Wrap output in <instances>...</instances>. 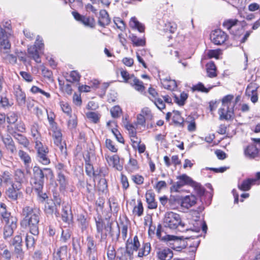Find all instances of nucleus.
Instances as JSON below:
<instances>
[{
	"label": "nucleus",
	"mask_w": 260,
	"mask_h": 260,
	"mask_svg": "<svg viewBox=\"0 0 260 260\" xmlns=\"http://www.w3.org/2000/svg\"><path fill=\"white\" fill-rule=\"evenodd\" d=\"M35 149L37 152V160L40 164L43 165H48L50 164L48 146L44 145L42 141H40L35 143Z\"/></svg>",
	"instance_id": "6"
},
{
	"label": "nucleus",
	"mask_w": 260,
	"mask_h": 260,
	"mask_svg": "<svg viewBox=\"0 0 260 260\" xmlns=\"http://www.w3.org/2000/svg\"><path fill=\"white\" fill-rule=\"evenodd\" d=\"M96 234L95 237L99 238V241L102 242L107 240L108 234V227L109 226L110 229H112V224L107 226L105 224L104 219L101 216L95 219Z\"/></svg>",
	"instance_id": "8"
},
{
	"label": "nucleus",
	"mask_w": 260,
	"mask_h": 260,
	"mask_svg": "<svg viewBox=\"0 0 260 260\" xmlns=\"http://www.w3.org/2000/svg\"><path fill=\"white\" fill-rule=\"evenodd\" d=\"M14 94L17 102L19 104H24L26 100V95L20 86H18L15 89Z\"/></svg>",
	"instance_id": "53"
},
{
	"label": "nucleus",
	"mask_w": 260,
	"mask_h": 260,
	"mask_svg": "<svg viewBox=\"0 0 260 260\" xmlns=\"http://www.w3.org/2000/svg\"><path fill=\"white\" fill-rule=\"evenodd\" d=\"M215 86H210L206 87L202 82H198L197 84L192 85L190 89L192 92L198 91L203 93H208L210 90Z\"/></svg>",
	"instance_id": "46"
},
{
	"label": "nucleus",
	"mask_w": 260,
	"mask_h": 260,
	"mask_svg": "<svg viewBox=\"0 0 260 260\" xmlns=\"http://www.w3.org/2000/svg\"><path fill=\"white\" fill-rule=\"evenodd\" d=\"M190 186L193 188L198 196L202 197L204 194L205 189L200 183L193 180Z\"/></svg>",
	"instance_id": "59"
},
{
	"label": "nucleus",
	"mask_w": 260,
	"mask_h": 260,
	"mask_svg": "<svg viewBox=\"0 0 260 260\" xmlns=\"http://www.w3.org/2000/svg\"><path fill=\"white\" fill-rule=\"evenodd\" d=\"M234 99L233 95L228 94L221 100V106L218 112L220 120H231L234 118V108L236 103L233 102Z\"/></svg>",
	"instance_id": "4"
},
{
	"label": "nucleus",
	"mask_w": 260,
	"mask_h": 260,
	"mask_svg": "<svg viewBox=\"0 0 260 260\" xmlns=\"http://www.w3.org/2000/svg\"><path fill=\"white\" fill-rule=\"evenodd\" d=\"M259 149L253 144H249L244 149L245 157L250 159L259 157Z\"/></svg>",
	"instance_id": "23"
},
{
	"label": "nucleus",
	"mask_w": 260,
	"mask_h": 260,
	"mask_svg": "<svg viewBox=\"0 0 260 260\" xmlns=\"http://www.w3.org/2000/svg\"><path fill=\"white\" fill-rule=\"evenodd\" d=\"M222 26L234 36H240L244 30L242 22L236 18L225 19Z\"/></svg>",
	"instance_id": "7"
},
{
	"label": "nucleus",
	"mask_w": 260,
	"mask_h": 260,
	"mask_svg": "<svg viewBox=\"0 0 260 260\" xmlns=\"http://www.w3.org/2000/svg\"><path fill=\"white\" fill-rule=\"evenodd\" d=\"M196 198L193 195H188L181 199V206L182 207L189 209L196 204Z\"/></svg>",
	"instance_id": "35"
},
{
	"label": "nucleus",
	"mask_w": 260,
	"mask_h": 260,
	"mask_svg": "<svg viewBox=\"0 0 260 260\" xmlns=\"http://www.w3.org/2000/svg\"><path fill=\"white\" fill-rule=\"evenodd\" d=\"M145 199L148 209L151 210L157 209V202L155 199V194L152 190L150 189L146 191Z\"/></svg>",
	"instance_id": "26"
},
{
	"label": "nucleus",
	"mask_w": 260,
	"mask_h": 260,
	"mask_svg": "<svg viewBox=\"0 0 260 260\" xmlns=\"http://www.w3.org/2000/svg\"><path fill=\"white\" fill-rule=\"evenodd\" d=\"M33 176L31 178L32 180H43L45 176L47 177V175H44L43 171L48 173V175L51 178L54 177V173L51 168H45L43 169L40 168L39 166H35L33 168Z\"/></svg>",
	"instance_id": "19"
},
{
	"label": "nucleus",
	"mask_w": 260,
	"mask_h": 260,
	"mask_svg": "<svg viewBox=\"0 0 260 260\" xmlns=\"http://www.w3.org/2000/svg\"><path fill=\"white\" fill-rule=\"evenodd\" d=\"M23 217L20 221V225L24 228H28L29 232L35 236L39 233V223L41 211L39 208L29 206H24L21 212Z\"/></svg>",
	"instance_id": "1"
},
{
	"label": "nucleus",
	"mask_w": 260,
	"mask_h": 260,
	"mask_svg": "<svg viewBox=\"0 0 260 260\" xmlns=\"http://www.w3.org/2000/svg\"><path fill=\"white\" fill-rule=\"evenodd\" d=\"M140 168V165L137 159L130 156L125 166V169L127 172L129 174L133 173L138 171Z\"/></svg>",
	"instance_id": "32"
},
{
	"label": "nucleus",
	"mask_w": 260,
	"mask_h": 260,
	"mask_svg": "<svg viewBox=\"0 0 260 260\" xmlns=\"http://www.w3.org/2000/svg\"><path fill=\"white\" fill-rule=\"evenodd\" d=\"M161 73L160 71H158V76L162 86L167 90H175L177 87L176 80L171 79L170 77L164 78L163 74Z\"/></svg>",
	"instance_id": "22"
},
{
	"label": "nucleus",
	"mask_w": 260,
	"mask_h": 260,
	"mask_svg": "<svg viewBox=\"0 0 260 260\" xmlns=\"http://www.w3.org/2000/svg\"><path fill=\"white\" fill-rule=\"evenodd\" d=\"M131 178L133 182L136 185L141 186L144 183L145 178L144 176L139 174L132 175Z\"/></svg>",
	"instance_id": "62"
},
{
	"label": "nucleus",
	"mask_w": 260,
	"mask_h": 260,
	"mask_svg": "<svg viewBox=\"0 0 260 260\" xmlns=\"http://www.w3.org/2000/svg\"><path fill=\"white\" fill-rule=\"evenodd\" d=\"M129 205L133 206L132 214L134 217H141L144 214L143 204L140 199L137 202L135 199L131 200Z\"/></svg>",
	"instance_id": "21"
},
{
	"label": "nucleus",
	"mask_w": 260,
	"mask_h": 260,
	"mask_svg": "<svg viewBox=\"0 0 260 260\" xmlns=\"http://www.w3.org/2000/svg\"><path fill=\"white\" fill-rule=\"evenodd\" d=\"M187 124V130L189 132L196 131L197 124L196 119L192 116H188L184 121V125Z\"/></svg>",
	"instance_id": "50"
},
{
	"label": "nucleus",
	"mask_w": 260,
	"mask_h": 260,
	"mask_svg": "<svg viewBox=\"0 0 260 260\" xmlns=\"http://www.w3.org/2000/svg\"><path fill=\"white\" fill-rule=\"evenodd\" d=\"M110 22L111 18L108 12L104 9L101 10L99 12V16L98 17V24L102 27H105Z\"/></svg>",
	"instance_id": "30"
},
{
	"label": "nucleus",
	"mask_w": 260,
	"mask_h": 260,
	"mask_svg": "<svg viewBox=\"0 0 260 260\" xmlns=\"http://www.w3.org/2000/svg\"><path fill=\"white\" fill-rule=\"evenodd\" d=\"M45 212L49 214H52L54 212L56 217L59 216V213L56 210V205L53 202L50 204L49 202H47L45 205Z\"/></svg>",
	"instance_id": "58"
},
{
	"label": "nucleus",
	"mask_w": 260,
	"mask_h": 260,
	"mask_svg": "<svg viewBox=\"0 0 260 260\" xmlns=\"http://www.w3.org/2000/svg\"><path fill=\"white\" fill-rule=\"evenodd\" d=\"M85 173L89 177L95 176V174L92 165L90 163L89 154L84 158Z\"/></svg>",
	"instance_id": "44"
},
{
	"label": "nucleus",
	"mask_w": 260,
	"mask_h": 260,
	"mask_svg": "<svg viewBox=\"0 0 260 260\" xmlns=\"http://www.w3.org/2000/svg\"><path fill=\"white\" fill-rule=\"evenodd\" d=\"M18 155L25 166L28 165L31 162V159L30 156L24 151L19 150L18 151Z\"/></svg>",
	"instance_id": "61"
},
{
	"label": "nucleus",
	"mask_w": 260,
	"mask_h": 260,
	"mask_svg": "<svg viewBox=\"0 0 260 260\" xmlns=\"http://www.w3.org/2000/svg\"><path fill=\"white\" fill-rule=\"evenodd\" d=\"M77 221L78 225L82 231L87 229L89 224V221L87 219V215L86 214H78L77 216Z\"/></svg>",
	"instance_id": "42"
},
{
	"label": "nucleus",
	"mask_w": 260,
	"mask_h": 260,
	"mask_svg": "<svg viewBox=\"0 0 260 260\" xmlns=\"http://www.w3.org/2000/svg\"><path fill=\"white\" fill-rule=\"evenodd\" d=\"M85 245V253L98 252L97 244L92 236L88 235L86 237Z\"/></svg>",
	"instance_id": "33"
},
{
	"label": "nucleus",
	"mask_w": 260,
	"mask_h": 260,
	"mask_svg": "<svg viewBox=\"0 0 260 260\" xmlns=\"http://www.w3.org/2000/svg\"><path fill=\"white\" fill-rule=\"evenodd\" d=\"M131 80H130L129 84L131 85L135 90L141 93L145 92V87L142 81H140L135 76L134 78H132Z\"/></svg>",
	"instance_id": "39"
},
{
	"label": "nucleus",
	"mask_w": 260,
	"mask_h": 260,
	"mask_svg": "<svg viewBox=\"0 0 260 260\" xmlns=\"http://www.w3.org/2000/svg\"><path fill=\"white\" fill-rule=\"evenodd\" d=\"M144 225L145 226H148V236L152 238L155 235V231L156 230V226L153 224L152 218L151 216L147 217L144 219Z\"/></svg>",
	"instance_id": "47"
},
{
	"label": "nucleus",
	"mask_w": 260,
	"mask_h": 260,
	"mask_svg": "<svg viewBox=\"0 0 260 260\" xmlns=\"http://www.w3.org/2000/svg\"><path fill=\"white\" fill-rule=\"evenodd\" d=\"M122 125L127 130L128 137L134 134H137V126L135 123L134 124L131 122L128 115H125V116L122 118Z\"/></svg>",
	"instance_id": "24"
},
{
	"label": "nucleus",
	"mask_w": 260,
	"mask_h": 260,
	"mask_svg": "<svg viewBox=\"0 0 260 260\" xmlns=\"http://www.w3.org/2000/svg\"><path fill=\"white\" fill-rule=\"evenodd\" d=\"M151 250V244L149 242H143L141 247L138 249V256L143 257L147 256Z\"/></svg>",
	"instance_id": "43"
},
{
	"label": "nucleus",
	"mask_w": 260,
	"mask_h": 260,
	"mask_svg": "<svg viewBox=\"0 0 260 260\" xmlns=\"http://www.w3.org/2000/svg\"><path fill=\"white\" fill-rule=\"evenodd\" d=\"M32 188L35 190L38 194H40L42 192L44 185L43 180H32Z\"/></svg>",
	"instance_id": "60"
},
{
	"label": "nucleus",
	"mask_w": 260,
	"mask_h": 260,
	"mask_svg": "<svg viewBox=\"0 0 260 260\" xmlns=\"http://www.w3.org/2000/svg\"><path fill=\"white\" fill-rule=\"evenodd\" d=\"M72 14L74 19L83 24L84 25L90 28H94L95 26V20L93 17L82 15L77 11H73Z\"/></svg>",
	"instance_id": "18"
},
{
	"label": "nucleus",
	"mask_w": 260,
	"mask_h": 260,
	"mask_svg": "<svg viewBox=\"0 0 260 260\" xmlns=\"http://www.w3.org/2000/svg\"><path fill=\"white\" fill-rule=\"evenodd\" d=\"M11 46L7 32L5 28L0 26V52L1 55L10 53Z\"/></svg>",
	"instance_id": "14"
},
{
	"label": "nucleus",
	"mask_w": 260,
	"mask_h": 260,
	"mask_svg": "<svg viewBox=\"0 0 260 260\" xmlns=\"http://www.w3.org/2000/svg\"><path fill=\"white\" fill-rule=\"evenodd\" d=\"M188 97V94L184 91L180 93L179 96L175 94H173L174 103L179 106H183L185 105Z\"/></svg>",
	"instance_id": "51"
},
{
	"label": "nucleus",
	"mask_w": 260,
	"mask_h": 260,
	"mask_svg": "<svg viewBox=\"0 0 260 260\" xmlns=\"http://www.w3.org/2000/svg\"><path fill=\"white\" fill-rule=\"evenodd\" d=\"M141 246L140 242L137 235H135L133 239H127L125 243V253L131 257L134 251H137Z\"/></svg>",
	"instance_id": "16"
},
{
	"label": "nucleus",
	"mask_w": 260,
	"mask_h": 260,
	"mask_svg": "<svg viewBox=\"0 0 260 260\" xmlns=\"http://www.w3.org/2000/svg\"><path fill=\"white\" fill-rule=\"evenodd\" d=\"M11 245L14 246V253L17 258L22 259L24 252L22 249V237L21 233L16 235L12 239Z\"/></svg>",
	"instance_id": "13"
},
{
	"label": "nucleus",
	"mask_w": 260,
	"mask_h": 260,
	"mask_svg": "<svg viewBox=\"0 0 260 260\" xmlns=\"http://www.w3.org/2000/svg\"><path fill=\"white\" fill-rule=\"evenodd\" d=\"M129 25L131 28L137 29L140 32H144L145 31V27L144 25L140 23L135 17L131 19Z\"/></svg>",
	"instance_id": "45"
},
{
	"label": "nucleus",
	"mask_w": 260,
	"mask_h": 260,
	"mask_svg": "<svg viewBox=\"0 0 260 260\" xmlns=\"http://www.w3.org/2000/svg\"><path fill=\"white\" fill-rule=\"evenodd\" d=\"M172 120L174 123L180 127H183L184 126V118L182 117L181 113L176 111L173 112Z\"/></svg>",
	"instance_id": "52"
},
{
	"label": "nucleus",
	"mask_w": 260,
	"mask_h": 260,
	"mask_svg": "<svg viewBox=\"0 0 260 260\" xmlns=\"http://www.w3.org/2000/svg\"><path fill=\"white\" fill-rule=\"evenodd\" d=\"M177 179L178 181L171 187L172 191L176 192H179L180 189L185 185H189L190 186L193 181L191 177L185 174L178 176Z\"/></svg>",
	"instance_id": "17"
},
{
	"label": "nucleus",
	"mask_w": 260,
	"mask_h": 260,
	"mask_svg": "<svg viewBox=\"0 0 260 260\" xmlns=\"http://www.w3.org/2000/svg\"><path fill=\"white\" fill-rule=\"evenodd\" d=\"M57 181L60 192L64 193L69 185V181L67 177H66L62 173H57Z\"/></svg>",
	"instance_id": "34"
},
{
	"label": "nucleus",
	"mask_w": 260,
	"mask_h": 260,
	"mask_svg": "<svg viewBox=\"0 0 260 260\" xmlns=\"http://www.w3.org/2000/svg\"><path fill=\"white\" fill-rule=\"evenodd\" d=\"M133 47H144L146 45V40L145 36L138 37L135 34H132L129 36Z\"/></svg>",
	"instance_id": "36"
},
{
	"label": "nucleus",
	"mask_w": 260,
	"mask_h": 260,
	"mask_svg": "<svg viewBox=\"0 0 260 260\" xmlns=\"http://www.w3.org/2000/svg\"><path fill=\"white\" fill-rule=\"evenodd\" d=\"M259 85L255 82H250L246 89V94L250 98L251 101L255 103L258 101L257 89Z\"/></svg>",
	"instance_id": "20"
},
{
	"label": "nucleus",
	"mask_w": 260,
	"mask_h": 260,
	"mask_svg": "<svg viewBox=\"0 0 260 260\" xmlns=\"http://www.w3.org/2000/svg\"><path fill=\"white\" fill-rule=\"evenodd\" d=\"M163 224L165 228L171 230H177L181 232L189 230L199 232L200 230V226L194 229L186 228L185 224L182 222L180 214L173 211H167L165 213L163 218Z\"/></svg>",
	"instance_id": "2"
},
{
	"label": "nucleus",
	"mask_w": 260,
	"mask_h": 260,
	"mask_svg": "<svg viewBox=\"0 0 260 260\" xmlns=\"http://www.w3.org/2000/svg\"><path fill=\"white\" fill-rule=\"evenodd\" d=\"M44 47L43 40L39 37L37 39L35 44L27 49V55L25 52H20L17 54V58L25 65L30 64V60L34 59L36 63H40L41 57L39 54Z\"/></svg>",
	"instance_id": "3"
},
{
	"label": "nucleus",
	"mask_w": 260,
	"mask_h": 260,
	"mask_svg": "<svg viewBox=\"0 0 260 260\" xmlns=\"http://www.w3.org/2000/svg\"><path fill=\"white\" fill-rule=\"evenodd\" d=\"M14 178L15 182L17 183L16 184L22 185V184L27 182V180L24 171L19 169L15 171Z\"/></svg>",
	"instance_id": "38"
},
{
	"label": "nucleus",
	"mask_w": 260,
	"mask_h": 260,
	"mask_svg": "<svg viewBox=\"0 0 260 260\" xmlns=\"http://www.w3.org/2000/svg\"><path fill=\"white\" fill-rule=\"evenodd\" d=\"M105 159L110 166H112L118 171L122 169V166L120 164V157L117 154L111 155L108 154H105Z\"/></svg>",
	"instance_id": "25"
},
{
	"label": "nucleus",
	"mask_w": 260,
	"mask_h": 260,
	"mask_svg": "<svg viewBox=\"0 0 260 260\" xmlns=\"http://www.w3.org/2000/svg\"><path fill=\"white\" fill-rule=\"evenodd\" d=\"M87 118L92 123H98L100 121L101 115L95 112H89L86 114Z\"/></svg>",
	"instance_id": "64"
},
{
	"label": "nucleus",
	"mask_w": 260,
	"mask_h": 260,
	"mask_svg": "<svg viewBox=\"0 0 260 260\" xmlns=\"http://www.w3.org/2000/svg\"><path fill=\"white\" fill-rule=\"evenodd\" d=\"M58 82L59 89L62 93L68 95H71L72 94L73 89L71 83H65L63 80L60 79H58Z\"/></svg>",
	"instance_id": "37"
},
{
	"label": "nucleus",
	"mask_w": 260,
	"mask_h": 260,
	"mask_svg": "<svg viewBox=\"0 0 260 260\" xmlns=\"http://www.w3.org/2000/svg\"><path fill=\"white\" fill-rule=\"evenodd\" d=\"M192 239H187L186 241L184 240L177 241L176 242V243L174 244L173 249L176 251H180L188 246L189 247H192Z\"/></svg>",
	"instance_id": "41"
},
{
	"label": "nucleus",
	"mask_w": 260,
	"mask_h": 260,
	"mask_svg": "<svg viewBox=\"0 0 260 260\" xmlns=\"http://www.w3.org/2000/svg\"><path fill=\"white\" fill-rule=\"evenodd\" d=\"M22 185L16 184L14 182H12L11 185L5 191L7 198L11 201H17L22 196Z\"/></svg>",
	"instance_id": "12"
},
{
	"label": "nucleus",
	"mask_w": 260,
	"mask_h": 260,
	"mask_svg": "<svg viewBox=\"0 0 260 260\" xmlns=\"http://www.w3.org/2000/svg\"><path fill=\"white\" fill-rule=\"evenodd\" d=\"M59 104L62 112L67 115L71 116L72 110L69 104L67 102L61 101L59 102Z\"/></svg>",
	"instance_id": "63"
},
{
	"label": "nucleus",
	"mask_w": 260,
	"mask_h": 260,
	"mask_svg": "<svg viewBox=\"0 0 260 260\" xmlns=\"http://www.w3.org/2000/svg\"><path fill=\"white\" fill-rule=\"evenodd\" d=\"M68 251V246L64 245L54 249L52 254V260H62L67 256Z\"/></svg>",
	"instance_id": "29"
},
{
	"label": "nucleus",
	"mask_w": 260,
	"mask_h": 260,
	"mask_svg": "<svg viewBox=\"0 0 260 260\" xmlns=\"http://www.w3.org/2000/svg\"><path fill=\"white\" fill-rule=\"evenodd\" d=\"M129 224V221L127 218H126L125 221H120L122 238L124 241H125L127 238L128 227ZM119 229H120V227H119Z\"/></svg>",
	"instance_id": "55"
},
{
	"label": "nucleus",
	"mask_w": 260,
	"mask_h": 260,
	"mask_svg": "<svg viewBox=\"0 0 260 260\" xmlns=\"http://www.w3.org/2000/svg\"><path fill=\"white\" fill-rule=\"evenodd\" d=\"M80 184L82 187H84L83 185V181H80ZM85 187L86 188V196L87 200H92L94 197V191L95 187V183L93 182L92 183H91L90 181L86 180Z\"/></svg>",
	"instance_id": "31"
},
{
	"label": "nucleus",
	"mask_w": 260,
	"mask_h": 260,
	"mask_svg": "<svg viewBox=\"0 0 260 260\" xmlns=\"http://www.w3.org/2000/svg\"><path fill=\"white\" fill-rule=\"evenodd\" d=\"M52 132V139L54 145L57 147L60 152L64 155L67 154V146L65 141H62V134L61 129L58 126L50 128Z\"/></svg>",
	"instance_id": "9"
},
{
	"label": "nucleus",
	"mask_w": 260,
	"mask_h": 260,
	"mask_svg": "<svg viewBox=\"0 0 260 260\" xmlns=\"http://www.w3.org/2000/svg\"><path fill=\"white\" fill-rule=\"evenodd\" d=\"M12 174L8 171H5L2 172L0 174V186H2L3 184H8V183H12Z\"/></svg>",
	"instance_id": "49"
},
{
	"label": "nucleus",
	"mask_w": 260,
	"mask_h": 260,
	"mask_svg": "<svg viewBox=\"0 0 260 260\" xmlns=\"http://www.w3.org/2000/svg\"><path fill=\"white\" fill-rule=\"evenodd\" d=\"M255 184V179L248 178L238 183V188L241 191H248L250 189L252 185Z\"/></svg>",
	"instance_id": "40"
},
{
	"label": "nucleus",
	"mask_w": 260,
	"mask_h": 260,
	"mask_svg": "<svg viewBox=\"0 0 260 260\" xmlns=\"http://www.w3.org/2000/svg\"><path fill=\"white\" fill-rule=\"evenodd\" d=\"M30 135L34 143L42 141V137L40 131V126L37 122H33L29 127Z\"/></svg>",
	"instance_id": "28"
},
{
	"label": "nucleus",
	"mask_w": 260,
	"mask_h": 260,
	"mask_svg": "<svg viewBox=\"0 0 260 260\" xmlns=\"http://www.w3.org/2000/svg\"><path fill=\"white\" fill-rule=\"evenodd\" d=\"M211 42L215 45L221 46L226 44L229 36L226 32L221 29H215L210 34Z\"/></svg>",
	"instance_id": "11"
},
{
	"label": "nucleus",
	"mask_w": 260,
	"mask_h": 260,
	"mask_svg": "<svg viewBox=\"0 0 260 260\" xmlns=\"http://www.w3.org/2000/svg\"><path fill=\"white\" fill-rule=\"evenodd\" d=\"M146 96L160 111L166 109V103L173 104L172 99L170 95L168 94L160 95L157 90L152 85H150L148 88Z\"/></svg>",
	"instance_id": "5"
},
{
	"label": "nucleus",
	"mask_w": 260,
	"mask_h": 260,
	"mask_svg": "<svg viewBox=\"0 0 260 260\" xmlns=\"http://www.w3.org/2000/svg\"><path fill=\"white\" fill-rule=\"evenodd\" d=\"M96 188L99 193L107 192L108 191V184L105 178H101L98 182Z\"/></svg>",
	"instance_id": "57"
},
{
	"label": "nucleus",
	"mask_w": 260,
	"mask_h": 260,
	"mask_svg": "<svg viewBox=\"0 0 260 260\" xmlns=\"http://www.w3.org/2000/svg\"><path fill=\"white\" fill-rule=\"evenodd\" d=\"M61 217L63 222L69 223L70 218H72V211L69 207L66 205L62 206Z\"/></svg>",
	"instance_id": "48"
},
{
	"label": "nucleus",
	"mask_w": 260,
	"mask_h": 260,
	"mask_svg": "<svg viewBox=\"0 0 260 260\" xmlns=\"http://www.w3.org/2000/svg\"><path fill=\"white\" fill-rule=\"evenodd\" d=\"M173 255V251L168 247L159 248L156 251V256L159 260H170Z\"/></svg>",
	"instance_id": "27"
},
{
	"label": "nucleus",
	"mask_w": 260,
	"mask_h": 260,
	"mask_svg": "<svg viewBox=\"0 0 260 260\" xmlns=\"http://www.w3.org/2000/svg\"><path fill=\"white\" fill-rule=\"evenodd\" d=\"M5 224L3 230V237L4 240H7L13 235L14 230L17 227V219L15 217L11 216L10 219H5Z\"/></svg>",
	"instance_id": "10"
},
{
	"label": "nucleus",
	"mask_w": 260,
	"mask_h": 260,
	"mask_svg": "<svg viewBox=\"0 0 260 260\" xmlns=\"http://www.w3.org/2000/svg\"><path fill=\"white\" fill-rule=\"evenodd\" d=\"M229 127L230 125L227 126L224 124H221L218 127L217 133L220 135H225V137L227 138H232L236 134V132L233 131L232 133H230L228 130Z\"/></svg>",
	"instance_id": "56"
},
{
	"label": "nucleus",
	"mask_w": 260,
	"mask_h": 260,
	"mask_svg": "<svg viewBox=\"0 0 260 260\" xmlns=\"http://www.w3.org/2000/svg\"><path fill=\"white\" fill-rule=\"evenodd\" d=\"M14 137L17 140V142L24 147L28 148L29 147L30 142L26 136L19 133H16L14 136Z\"/></svg>",
	"instance_id": "54"
},
{
	"label": "nucleus",
	"mask_w": 260,
	"mask_h": 260,
	"mask_svg": "<svg viewBox=\"0 0 260 260\" xmlns=\"http://www.w3.org/2000/svg\"><path fill=\"white\" fill-rule=\"evenodd\" d=\"M177 28V24L173 21H166L161 30L162 36L168 41L173 39V35L175 34Z\"/></svg>",
	"instance_id": "15"
}]
</instances>
